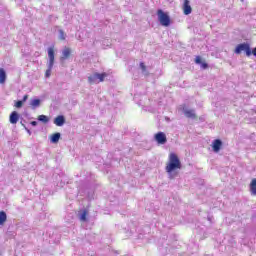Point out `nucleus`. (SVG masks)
<instances>
[{"mask_svg": "<svg viewBox=\"0 0 256 256\" xmlns=\"http://www.w3.org/2000/svg\"><path fill=\"white\" fill-rule=\"evenodd\" d=\"M28 133L31 134V131L28 130Z\"/></svg>", "mask_w": 256, "mask_h": 256, "instance_id": "nucleus-29", "label": "nucleus"}, {"mask_svg": "<svg viewBox=\"0 0 256 256\" xmlns=\"http://www.w3.org/2000/svg\"><path fill=\"white\" fill-rule=\"evenodd\" d=\"M7 81V72H5V69L0 68V84L3 85Z\"/></svg>", "mask_w": 256, "mask_h": 256, "instance_id": "nucleus-14", "label": "nucleus"}, {"mask_svg": "<svg viewBox=\"0 0 256 256\" xmlns=\"http://www.w3.org/2000/svg\"><path fill=\"white\" fill-rule=\"evenodd\" d=\"M251 55H254V57H256V47L253 50H251Z\"/></svg>", "mask_w": 256, "mask_h": 256, "instance_id": "nucleus-27", "label": "nucleus"}, {"mask_svg": "<svg viewBox=\"0 0 256 256\" xmlns=\"http://www.w3.org/2000/svg\"><path fill=\"white\" fill-rule=\"evenodd\" d=\"M157 15L160 25L163 27H169V25H171V18L169 17L168 13H165L163 10L159 9L157 11Z\"/></svg>", "mask_w": 256, "mask_h": 256, "instance_id": "nucleus-4", "label": "nucleus"}, {"mask_svg": "<svg viewBox=\"0 0 256 256\" xmlns=\"http://www.w3.org/2000/svg\"><path fill=\"white\" fill-rule=\"evenodd\" d=\"M183 11L184 15H191V11H193V9L191 8V5H189V0H184Z\"/></svg>", "mask_w": 256, "mask_h": 256, "instance_id": "nucleus-12", "label": "nucleus"}, {"mask_svg": "<svg viewBox=\"0 0 256 256\" xmlns=\"http://www.w3.org/2000/svg\"><path fill=\"white\" fill-rule=\"evenodd\" d=\"M193 121H194V123H199V119L197 118V116L195 114H193Z\"/></svg>", "mask_w": 256, "mask_h": 256, "instance_id": "nucleus-24", "label": "nucleus"}, {"mask_svg": "<svg viewBox=\"0 0 256 256\" xmlns=\"http://www.w3.org/2000/svg\"><path fill=\"white\" fill-rule=\"evenodd\" d=\"M154 139L158 145H165L167 143V135L164 132H158L154 135Z\"/></svg>", "mask_w": 256, "mask_h": 256, "instance_id": "nucleus-7", "label": "nucleus"}, {"mask_svg": "<svg viewBox=\"0 0 256 256\" xmlns=\"http://www.w3.org/2000/svg\"><path fill=\"white\" fill-rule=\"evenodd\" d=\"M41 105V100L40 99H32L30 101V106L32 107L33 110L37 109Z\"/></svg>", "mask_w": 256, "mask_h": 256, "instance_id": "nucleus-15", "label": "nucleus"}, {"mask_svg": "<svg viewBox=\"0 0 256 256\" xmlns=\"http://www.w3.org/2000/svg\"><path fill=\"white\" fill-rule=\"evenodd\" d=\"M17 121H19V113H17V111H13L10 114V123L12 125H15V124H17Z\"/></svg>", "mask_w": 256, "mask_h": 256, "instance_id": "nucleus-13", "label": "nucleus"}, {"mask_svg": "<svg viewBox=\"0 0 256 256\" xmlns=\"http://www.w3.org/2000/svg\"><path fill=\"white\" fill-rule=\"evenodd\" d=\"M139 105H142L141 102L139 103Z\"/></svg>", "mask_w": 256, "mask_h": 256, "instance_id": "nucleus-30", "label": "nucleus"}, {"mask_svg": "<svg viewBox=\"0 0 256 256\" xmlns=\"http://www.w3.org/2000/svg\"><path fill=\"white\" fill-rule=\"evenodd\" d=\"M179 111H181V113H183V115L188 119L193 118V109H191L189 105L183 104L179 106Z\"/></svg>", "mask_w": 256, "mask_h": 256, "instance_id": "nucleus-6", "label": "nucleus"}, {"mask_svg": "<svg viewBox=\"0 0 256 256\" xmlns=\"http://www.w3.org/2000/svg\"><path fill=\"white\" fill-rule=\"evenodd\" d=\"M61 139V133L57 132L51 136V143H59V140Z\"/></svg>", "mask_w": 256, "mask_h": 256, "instance_id": "nucleus-16", "label": "nucleus"}, {"mask_svg": "<svg viewBox=\"0 0 256 256\" xmlns=\"http://www.w3.org/2000/svg\"><path fill=\"white\" fill-rule=\"evenodd\" d=\"M222 147H223V141H221V139H216L212 142V149L214 153H219Z\"/></svg>", "mask_w": 256, "mask_h": 256, "instance_id": "nucleus-8", "label": "nucleus"}, {"mask_svg": "<svg viewBox=\"0 0 256 256\" xmlns=\"http://www.w3.org/2000/svg\"><path fill=\"white\" fill-rule=\"evenodd\" d=\"M15 107H17V109H21V107H23V101L18 100V101L15 103Z\"/></svg>", "mask_w": 256, "mask_h": 256, "instance_id": "nucleus-22", "label": "nucleus"}, {"mask_svg": "<svg viewBox=\"0 0 256 256\" xmlns=\"http://www.w3.org/2000/svg\"><path fill=\"white\" fill-rule=\"evenodd\" d=\"M250 190L252 195H256V178L251 181Z\"/></svg>", "mask_w": 256, "mask_h": 256, "instance_id": "nucleus-17", "label": "nucleus"}, {"mask_svg": "<svg viewBox=\"0 0 256 256\" xmlns=\"http://www.w3.org/2000/svg\"><path fill=\"white\" fill-rule=\"evenodd\" d=\"M80 221H87V211H83L80 215Z\"/></svg>", "mask_w": 256, "mask_h": 256, "instance_id": "nucleus-21", "label": "nucleus"}, {"mask_svg": "<svg viewBox=\"0 0 256 256\" xmlns=\"http://www.w3.org/2000/svg\"><path fill=\"white\" fill-rule=\"evenodd\" d=\"M105 77H107V73H94L88 77V82L91 84L101 83L105 81Z\"/></svg>", "mask_w": 256, "mask_h": 256, "instance_id": "nucleus-5", "label": "nucleus"}, {"mask_svg": "<svg viewBox=\"0 0 256 256\" xmlns=\"http://www.w3.org/2000/svg\"><path fill=\"white\" fill-rule=\"evenodd\" d=\"M195 63L200 65V69H209V64H207V62H205L201 56H196Z\"/></svg>", "mask_w": 256, "mask_h": 256, "instance_id": "nucleus-9", "label": "nucleus"}, {"mask_svg": "<svg viewBox=\"0 0 256 256\" xmlns=\"http://www.w3.org/2000/svg\"><path fill=\"white\" fill-rule=\"evenodd\" d=\"M70 56H71V48L65 47L62 50V56L60 58V61H66V59H69Z\"/></svg>", "mask_w": 256, "mask_h": 256, "instance_id": "nucleus-10", "label": "nucleus"}, {"mask_svg": "<svg viewBox=\"0 0 256 256\" xmlns=\"http://www.w3.org/2000/svg\"><path fill=\"white\" fill-rule=\"evenodd\" d=\"M27 99H29V96L28 95H24L23 99L20 100V101H23V103H25V101H27Z\"/></svg>", "mask_w": 256, "mask_h": 256, "instance_id": "nucleus-25", "label": "nucleus"}, {"mask_svg": "<svg viewBox=\"0 0 256 256\" xmlns=\"http://www.w3.org/2000/svg\"><path fill=\"white\" fill-rule=\"evenodd\" d=\"M7 221V213L5 211L0 212V225H3Z\"/></svg>", "mask_w": 256, "mask_h": 256, "instance_id": "nucleus-18", "label": "nucleus"}, {"mask_svg": "<svg viewBox=\"0 0 256 256\" xmlns=\"http://www.w3.org/2000/svg\"><path fill=\"white\" fill-rule=\"evenodd\" d=\"M181 160L179 156L175 153L169 155L168 163L165 167L166 173L168 174L169 179H175L179 175L178 169H181Z\"/></svg>", "mask_w": 256, "mask_h": 256, "instance_id": "nucleus-1", "label": "nucleus"}, {"mask_svg": "<svg viewBox=\"0 0 256 256\" xmlns=\"http://www.w3.org/2000/svg\"><path fill=\"white\" fill-rule=\"evenodd\" d=\"M30 125H32V127H37V121H32Z\"/></svg>", "mask_w": 256, "mask_h": 256, "instance_id": "nucleus-26", "label": "nucleus"}, {"mask_svg": "<svg viewBox=\"0 0 256 256\" xmlns=\"http://www.w3.org/2000/svg\"><path fill=\"white\" fill-rule=\"evenodd\" d=\"M54 125H57V127H63L65 125V116L59 115L54 119Z\"/></svg>", "mask_w": 256, "mask_h": 256, "instance_id": "nucleus-11", "label": "nucleus"}, {"mask_svg": "<svg viewBox=\"0 0 256 256\" xmlns=\"http://www.w3.org/2000/svg\"><path fill=\"white\" fill-rule=\"evenodd\" d=\"M58 39H60V41H65L66 39L65 32L62 29L58 30Z\"/></svg>", "mask_w": 256, "mask_h": 256, "instance_id": "nucleus-20", "label": "nucleus"}, {"mask_svg": "<svg viewBox=\"0 0 256 256\" xmlns=\"http://www.w3.org/2000/svg\"><path fill=\"white\" fill-rule=\"evenodd\" d=\"M200 119V121H203V118H199Z\"/></svg>", "mask_w": 256, "mask_h": 256, "instance_id": "nucleus-28", "label": "nucleus"}, {"mask_svg": "<svg viewBox=\"0 0 256 256\" xmlns=\"http://www.w3.org/2000/svg\"><path fill=\"white\" fill-rule=\"evenodd\" d=\"M140 68L142 70V73H145V71L147 70V67L145 66V63H143V62L140 63Z\"/></svg>", "mask_w": 256, "mask_h": 256, "instance_id": "nucleus-23", "label": "nucleus"}, {"mask_svg": "<svg viewBox=\"0 0 256 256\" xmlns=\"http://www.w3.org/2000/svg\"><path fill=\"white\" fill-rule=\"evenodd\" d=\"M54 65H55V48L51 46L48 48L47 70L45 73L46 77H51V71H53Z\"/></svg>", "mask_w": 256, "mask_h": 256, "instance_id": "nucleus-2", "label": "nucleus"}, {"mask_svg": "<svg viewBox=\"0 0 256 256\" xmlns=\"http://www.w3.org/2000/svg\"><path fill=\"white\" fill-rule=\"evenodd\" d=\"M38 121L47 124L49 122V117L46 115H40L38 116Z\"/></svg>", "mask_w": 256, "mask_h": 256, "instance_id": "nucleus-19", "label": "nucleus"}, {"mask_svg": "<svg viewBox=\"0 0 256 256\" xmlns=\"http://www.w3.org/2000/svg\"><path fill=\"white\" fill-rule=\"evenodd\" d=\"M246 53V57H251V45L247 42L238 44L234 50L236 55H241V53Z\"/></svg>", "mask_w": 256, "mask_h": 256, "instance_id": "nucleus-3", "label": "nucleus"}]
</instances>
